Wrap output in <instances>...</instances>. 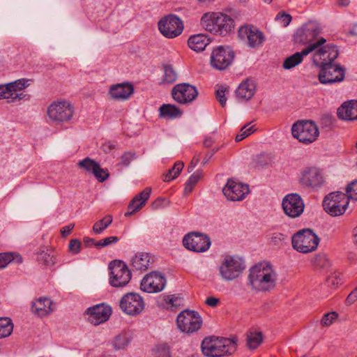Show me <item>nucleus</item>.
Here are the masks:
<instances>
[{"label": "nucleus", "mask_w": 357, "mask_h": 357, "mask_svg": "<svg viewBox=\"0 0 357 357\" xmlns=\"http://www.w3.org/2000/svg\"><path fill=\"white\" fill-rule=\"evenodd\" d=\"M220 303V300L219 298H215V297H213V296H211V297H208L206 301H205V303L208 305V306H211V307H216L217 305Z\"/></svg>", "instance_id": "obj_63"}, {"label": "nucleus", "mask_w": 357, "mask_h": 357, "mask_svg": "<svg viewBox=\"0 0 357 357\" xmlns=\"http://www.w3.org/2000/svg\"><path fill=\"white\" fill-rule=\"evenodd\" d=\"M219 150V148L213 149L211 151H208L206 153L204 158L203 159L202 164L203 165H206L209 160L212 158V156Z\"/></svg>", "instance_id": "obj_64"}, {"label": "nucleus", "mask_w": 357, "mask_h": 357, "mask_svg": "<svg viewBox=\"0 0 357 357\" xmlns=\"http://www.w3.org/2000/svg\"><path fill=\"white\" fill-rule=\"evenodd\" d=\"M227 91L228 88L222 85L218 86V89L215 90V98L222 107H225L226 105L227 98L225 93Z\"/></svg>", "instance_id": "obj_48"}, {"label": "nucleus", "mask_w": 357, "mask_h": 357, "mask_svg": "<svg viewBox=\"0 0 357 357\" xmlns=\"http://www.w3.org/2000/svg\"><path fill=\"white\" fill-rule=\"evenodd\" d=\"M154 357H172L170 348L165 344H158L153 349Z\"/></svg>", "instance_id": "obj_46"}, {"label": "nucleus", "mask_w": 357, "mask_h": 357, "mask_svg": "<svg viewBox=\"0 0 357 357\" xmlns=\"http://www.w3.org/2000/svg\"><path fill=\"white\" fill-rule=\"evenodd\" d=\"M287 239V235L279 232H275L270 236L268 241L271 245L282 246L284 243H286Z\"/></svg>", "instance_id": "obj_47"}, {"label": "nucleus", "mask_w": 357, "mask_h": 357, "mask_svg": "<svg viewBox=\"0 0 357 357\" xmlns=\"http://www.w3.org/2000/svg\"><path fill=\"white\" fill-rule=\"evenodd\" d=\"M153 258L147 252H138L132 259L131 266L133 270L146 271L151 266Z\"/></svg>", "instance_id": "obj_29"}, {"label": "nucleus", "mask_w": 357, "mask_h": 357, "mask_svg": "<svg viewBox=\"0 0 357 357\" xmlns=\"http://www.w3.org/2000/svg\"><path fill=\"white\" fill-rule=\"evenodd\" d=\"M276 273L268 266L258 264L249 270L248 284L257 291H267L275 287Z\"/></svg>", "instance_id": "obj_1"}, {"label": "nucleus", "mask_w": 357, "mask_h": 357, "mask_svg": "<svg viewBox=\"0 0 357 357\" xmlns=\"http://www.w3.org/2000/svg\"><path fill=\"white\" fill-rule=\"evenodd\" d=\"M343 282L342 278H340V274L334 273L328 277L326 284L328 287L335 288L337 285Z\"/></svg>", "instance_id": "obj_52"}, {"label": "nucleus", "mask_w": 357, "mask_h": 357, "mask_svg": "<svg viewBox=\"0 0 357 357\" xmlns=\"http://www.w3.org/2000/svg\"><path fill=\"white\" fill-rule=\"evenodd\" d=\"M135 153L131 152H126L121 157L120 164L123 166H128L131 161L135 158Z\"/></svg>", "instance_id": "obj_57"}, {"label": "nucleus", "mask_w": 357, "mask_h": 357, "mask_svg": "<svg viewBox=\"0 0 357 357\" xmlns=\"http://www.w3.org/2000/svg\"><path fill=\"white\" fill-rule=\"evenodd\" d=\"M222 192L230 201H241L249 192L248 185L235 181L232 178L227 180V184L222 189Z\"/></svg>", "instance_id": "obj_23"}, {"label": "nucleus", "mask_w": 357, "mask_h": 357, "mask_svg": "<svg viewBox=\"0 0 357 357\" xmlns=\"http://www.w3.org/2000/svg\"><path fill=\"white\" fill-rule=\"evenodd\" d=\"M162 66L164 70L162 82L166 84L174 83L177 79V73L176 70L172 65L164 64Z\"/></svg>", "instance_id": "obj_39"}, {"label": "nucleus", "mask_w": 357, "mask_h": 357, "mask_svg": "<svg viewBox=\"0 0 357 357\" xmlns=\"http://www.w3.org/2000/svg\"><path fill=\"white\" fill-rule=\"evenodd\" d=\"M250 123L246 124L241 129V132L236 136V142H241L255 131L254 126L247 128Z\"/></svg>", "instance_id": "obj_50"}, {"label": "nucleus", "mask_w": 357, "mask_h": 357, "mask_svg": "<svg viewBox=\"0 0 357 357\" xmlns=\"http://www.w3.org/2000/svg\"><path fill=\"white\" fill-rule=\"evenodd\" d=\"M218 27L215 35L225 36L234 29V20L227 15L219 13Z\"/></svg>", "instance_id": "obj_31"}, {"label": "nucleus", "mask_w": 357, "mask_h": 357, "mask_svg": "<svg viewBox=\"0 0 357 357\" xmlns=\"http://www.w3.org/2000/svg\"><path fill=\"white\" fill-rule=\"evenodd\" d=\"M347 196L350 199L357 201V180L350 183L346 188Z\"/></svg>", "instance_id": "obj_51"}, {"label": "nucleus", "mask_w": 357, "mask_h": 357, "mask_svg": "<svg viewBox=\"0 0 357 357\" xmlns=\"http://www.w3.org/2000/svg\"><path fill=\"white\" fill-rule=\"evenodd\" d=\"M219 13H205L201 18V24L207 31L216 34L218 27Z\"/></svg>", "instance_id": "obj_33"}, {"label": "nucleus", "mask_w": 357, "mask_h": 357, "mask_svg": "<svg viewBox=\"0 0 357 357\" xmlns=\"http://www.w3.org/2000/svg\"><path fill=\"white\" fill-rule=\"evenodd\" d=\"M319 243V238L310 229L300 230L291 237L293 248L302 253L315 250Z\"/></svg>", "instance_id": "obj_3"}, {"label": "nucleus", "mask_w": 357, "mask_h": 357, "mask_svg": "<svg viewBox=\"0 0 357 357\" xmlns=\"http://www.w3.org/2000/svg\"><path fill=\"white\" fill-rule=\"evenodd\" d=\"M282 206L287 215L294 218L299 217L303 213L305 204L298 194L291 193L283 198Z\"/></svg>", "instance_id": "obj_19"}, {"label": "nucleus", "mask_w": 357, "mask_h": 357, "mask_svg": "<svg viewBox=\"0 0 357 357\" xmlns=\"http://www.w3.org/2000/svg\"><path fill=\"white\" fill-rule=\"evenodd\" d=\"M201 154L197 153L192 158L190 165L188 167V172H191L199 161Z\"/></svg>", "instance_id": "obj_60"}, {"label": "nucleus", "mask_w": 357, "mask_h": 357, "mask_svg": "<svg viewBox=\"0 0 357 357\" xmlns=\"http://www.w3.org/2000/svg\"><path fill=\"white\" fill-rule=\"evenodd\" d=\"M176 322L178 328L182 332L192 333L200 328L202 319L197 312L185 310L178 314Z\"/></svg>", "instance_id": "obj_9"}, {"label": "nucleus", "mask_w": 357, "mask_h": 357, "mask_svg": "<svg viewBox=\"0 0 357 357\" xmlns=\"http://www.w3.org/2000/svg\"><path fill=\"white\" fill-rule=\"evenodd\" d=\"M301 185L307 189L317 190L325 183V178L321 170L314 167H306L301 174Z\"/></svg>", "instance_id": "obj_15"}, {"label": "nucleus", "mask_w": 357, "mask_h": 357, "mask_svg": "<svg viewBox=\"0 0 357 357\" xmlns=\"http://www.w3.org/2000/svg\"><path fill=\"white\" fill-rule=\"evenodd\" d=\"M202 177V172L201 170H197L195 172H194L188 178L185 183V186L184 188V192L185 194H189L190 193L194 187L196 185V184L198 183V181L200 180V178Z\"/></svg>", "instance_id": "obj_41"}, {"label": "nucleus", "mask_w": 357, "mask_h": 357, "mask_svg": "<svg viewBox=\"0 0 357 357\" xmlns=\"http://www.w3.org/2000/svg\"><path fill=\"white\" fill-rule=\"evenodd\" d=\"M81 245L82 243L79 240L72 239L69 243V250L75 255L78 254L80 252Z\"/></svg>", "instance_id": "obj_56"}, {"label": "nucleus", "mask_w": 357, "mask_h": 357, "mask_svg": "<svg viewBox=\"0 0 357 357\" xmlns=\"http://www.w3.org/2000/svg\"><path fill=\"white\" fill-rule=\"evenodd\" d=\"M236 348V337H206L202 342L203 354L210 357H219L232 354L235 352Z\"/></svg>", "instance_id": "obj_2"}, {"label": "nucleus", "mask_w": 357, "mask_h": 357, "mask_svg": "<svg viewBox=\"0 0 357 357\" xmlns=\"http://www.w3.org/2000/svg\"><path fill=\"white\" fill-rule=\"evenodd\" d=\"M338 118L344 121L357 120V100H351L343 102L337 109Z\"/></svg>", "instance_id": "obj_27"}, {"label": "nucleus", "mask_w": 357, "mask_h": 357, "mask_svg": "<svg viewBox=\"0 0 357 357\" xmlns=\"http://www.w3.org/2000/svg\"><path fill=\"white\" fill-rule=\"evenodd\" d=\"M172 96L176 102L181 104H186L191 102L197 98L198 91L193 85L187 83H181L173 87Z\"/></svg>", "instance_id": "obj_20"}, {"label": "nucleus", "mask_w": 357, "mask_h": 357, "mask_svg": "<svg viewBox=\"0 0 357 357\" xmlns=\"http://www.w3.org/2000/svg\"><path fill=\"white\" fill-rule=\"evenodd\" d=\"M105 246H109L112 244L116 243L119 241V238L118 236H109L102 239Z\"/></svg>", "instance_id": "obj_61"}, {"label": "nucleus", "mask_w": 357, "mask_h": 357, "mask_svg": "<svg viewBox=\"0 0 357 357\" xmlns=\"http://www.w3.org/2000/svg\"><path fill=\"white\" fill-rule=\"evenodd\" d=\"M326 42V40L325 38H321L317 43L308 45L301 52H296L293 55L286 58L283 62L282 67L286 70H289L294 68L302 62L303 56H307L310 52H314L316 48H317L323 43Z\"/></svg>", "instance_id": "obj_24"}, {"label": "nucleus", "mask_w": 357, "mask_h": 357, "mask_svg": "<svg viewBox=\"0 0 357 357\" xmlns=\"http://www.w3.org/2000/svg\"><path fill=\"white\" fill-rule=\"evenodd\" d=\"M9 88H8L6 84H0V99L3 98L6 99H9L12 94L8 95Z\"/></svg>", "instance_id": "obj_59"}, {"label": "nucleus", "mask_w": 357, "mask_h": 357, "mask_svg": "<svg viewBox=\"0 0 357 357\" xmlns=\"http://www.w3.org/2000/svg\"><path fill=\"white\" fill-rule=\"evenodd\" d=\"M210 43V39L205 34H197L190 36L188 45L190 49L195 52H202Z\"/></svg>", "instance_id": "obj_32"}, {"label": "nucleus", "mask_w": 357, "mask_h": 357, "mask_svg": "<svg viewBox=\"0 0 357 357\" xmlns=\"http://www.w3.org/2000/svg\"><path fill=\"white\" fill-rule=\"evenodd\" d=\"M85 314L88 315V321L94 326L107 321L111 314L112 308L105 303H100L86 309Z\"/></svg>", "instance_id": "obj_22"}, {"label": "nucleus", "mask_w": 357, "mask_h": 357, "mask_svg": "<svg viewBox=\"0 0 357 357\" xmlns=\"http://www.w3.org/2000/svg\"><path fill=\"white\" fill-rule=\"evenodd\" d=\"M256 86L252 81L243 82L236 90V98L241 101L250 100L255 93Z\"/></svg>", "instance_id": "obj_30"}, {"label": "nucleus", "mask_w": 357, "mask_h": 357, "mask_svg": "<svg viewBox=\"0 0 357 357\" xmlns=\"http://www.w3.org/2000/svg\"><path fill=\"white\" fill-rule=\"evenodd\" d=\"M357 300V287L348 295L345 303L347 305H351Z\"/></svg>", "instance_id": "obj_58"}, {"label": "nucleus", "mask_w": 357, "mask_h": 357, "mask_svg": "<svg viewBox=\"0 0 357 357\" xmlns=\"http://www.w3.org/2000/svg\"><path fill=\"white\" fill-rule=\"evenodd\" d=\"M74 114V107L70 102L62 100L52 102L47 109L49 118L56 123L69 121Z\"/></svg>", "instance_id": "obj_10"}, {"label": "nucleus", "mask_w": 357, "mask_h": 357, "mask_svg": "<svg viewBox=\"0 0 357 357\" xmlns=\"http://www.w3.org/2000/svg\"><path fill=\"white\" fill-rule=\"evenodd\" d=\"M13 330V324L10 319L0 317V339L10 335Z\"/></svg>", "instance_id": "obj_36"}, {"label": "nucleus", "mask_w": 357, "mask_h": 357, "mask_svg": "<svg viewBox=\"0 0 357 357\" xmlns=\"http://www.w3.org/2000/svg\"><path fill=\"white\" fill-rule=\"evenodd\" d=\"M113 218L110 215H107L102 220L97 221L93 226V231L96 234H101L106 229L112 222Z\"/></svg>", "instance_id": "obj_43"}, {"label": "nucleus", "mask_w": 357, "mask_h": 357, "mask_svg": "<svg viewBox=\"0 0 357 357\" xmlns=\"http://www.w3.org/2000/svg\"><path fill=\"white\" fill-rule=\"evenodd\" d=\"M349 204V197L345 193L340 191L329 193L323 201L325 211L334 217L344 214Z\"/></svg>", "instance_id": "obj_5"}, {"label": "nucleus", "mask_w": 357, "mask_h": 357, "mask_svg": "<svg viewBox=\"0 0 357 357\" xmlns=\"http://www.w3.org/2000/svg\"><path fill=\"white\" fill-rule=\"evenodd\" d=\"M252 162L255 167H261L270 162V158L265 153H261L253 159Z\"/></svg>", "instance_id": "obj_49"}, {"label": "nucleus", "mask_w": 357, "mask_h": 357, "mask_svg": "<svg viewBox=\"0 0 357 357\" xmlns=\"http://www.w3.org/2000/svg\"><path fill=\"white\" fill-rule=\"evenodd\" d=\"M38 262L45 266H50L55 264V259L51 250H42L38 253Z\"/></svg>", "instance_id": "obj_42"}, {"label": "nucleus", "mask_w": 357, "mask_h": 357, "mask_svg": "<svg viewBox=\"0 0 357 357\" xmlns=\"http://www.w3.org/2000/svg\"><path fill=\"white\" fill-rule=\"evenodd\" d=\"M323 43L314 51H315L313 56L314 64L319 68L324 63H333L339 55L337 47L333 44H327L324 45Z\"/></svg>", "instance_id": "obj_18"}, {"label": "nucleus", "mask_w": 357, "mask_h": 357, "mask_svg": "<svg viewBox=\"0 0 357 357\" xmlns=\"http://www.w3.org/2000/svg\"><path fill=\"white\" fill-rule=\"evenodd\" d=\"M183 167V162L181 161L175 162L172 168L169 169V171L165 174L164 181L168 182L176 178L181 172Z\"/></svg>", "instance_id": "obj_40"}, {"label": "nucleus", "mask_w": 357, "mask_h": 357, "mask_svg": "<svg viewBox=\"0 0 357 357\" xmlns=\"http://www.w3.org/2000/svg\"><path fill=\"white\" fill-rule=\"evenodd\" d=\"M23 261L22 257L14 252H3L0 253V268H5L10 263L22 264Z\"/></svg>", "instance_id": "obj_34"}, {"label": "nucleus", "mask_w": 357, "mask_h": 357, "mask_svg": "<svg viewBox=\"0 0 357 357\" xmlns=\"http://www.w3.org/2000/svg\"><path fill=\"white\" fill-rule=\"evenodd\" d=\"M77 165L79 168L84 169L89 173H92L93 174H97L96 170L98 168V163L89 157L80 160L77 163Z\"/></svg>", "instance_id": "obj_38"}, {"label": "nucleus", "mask_w": 357, "mask_h": 357, "mask_svg": "<svg viewBox=\"0 0 357 357\" xmlns=\"http://www.w3.org/2000/svg\"><path fill=\"white\" fill-rule=\"evenodd\" d=\"M337 317L338 314L335 312L325 314L321 319V324L326 326H330Z\"/></svg>", "instance_id": "obj_53"}, {"label": "nucleus", "mask_w": 357, "mask_h": 357, "mask_svg": "<svg viewBox=\"0 0 357 357\" xmlns=\"http://www.w3.org/2000/svg\"><path fill=\"white\" fill-rule=\"evenodd\" d=\"M119 305L125 313L135 316L143 311L145 305L142 297L139 294L130 292L121 298Z\"/></svg>", "instance_id": "obj_17"}, {"label": "nucleus", "mask_w": 357, "mask_h": 357, "mask_svg": "<svg viewBox=\"0 0 357 357\" xmlns=\"http://www.w3.org/2000/svg\"><path fill=\"white\" fill-rule=\"evenodd\" d=\"M133 92V86L130 83L123 82L112 85L109 91V95L114 100H125L128 99Z\"/></svg>", "instance_id": "obj_26"}, {"label": "nucleus", "mask_w": 357, "mask_h": 357, "mask_svg": "<svg viewBox=\"0 0 357 357\" xmlns=\"http://www.w3.org/2000/svg\"><path fill=\"white\" fill-rule=\"evenodd\" d=\"M291 134L300 142L309 144L317 139L319 132L314 121L303 120L293 124Z\"/></svg>", "instance_id": "obj_4"}, {"label": "nucleus", "mask_w": 357, "mask_h": 357, "mask_svg": "<svg viewBox=\"0 0 357 357\" xmlns=\"http://www.w3.org/2000/svg\"><path fill=\"white\" fill-rule=\"evenodd\" d=\"M151 192V188H146L142 192L135 195V197L130 202L125 216L128 217L133 215L135 213L142 209L146 204V201L149 199Z\"/></svg>", "instance_id": "obj_25"}, {"label": "nucleus", "mask_w": 357, "mask_h": 357, "mask_svg": "<svg viewBox=\"0 0 357 357\" xmlns=\"http://www.w3.org/2000/svg\"><path fill=\"white\" fill-rule=\"evenodd\" d=\"M319 80L323 84L340 82L345 77V69L340 64L324 63L319 67Z\"/></svg>", "instance_id": "obj_12"}, {"label": "nucleus", "mask_w": 357, "mask_h": 357, "mask_svg": "<svg viewBox=\"0 0 357 357\" xmlns=\"http://www.w3.org/2000/svg\"><path fill=\"white\" fill-rule=\"evenodd\" d=\"M158 29L165 37L173 38L181 34L183 31V24L176 15L170 14L159 21Z\"/></svg>", "instance_id": "obj_13"}, {"label": "nucleus", "mask_w": 357, "mask_h": 357, "mask_svg": "<svg viewBox=\"0 0 357 357\" xmlns=\"http://www.w3.org/2000/svg\"><path fill=\"white\" fill-rule=\"evenodd\" d=\"M109 284L114 287H125L131 279V272L121 260H113L109 264Z\"/></svg>", "instance_id": "obj_7"}, {"label": "nucleus", "mask_w": 357, "mask_h": 357, "mask_svg": "<svg viewBox=\"0 0 357 357\" xmlns=\"http://www.w3.org/2000/svg\"><path fill=\"white\" fill-rule=\"evenodd\" d=\"M275 20L276 21H282L283 26H287L291 22L292 17L290 15L284 13V11H280L276 15Z\"/></svg>", "instance_id": "obj_54"}, {"label": "nucleus", "mask_w": 357, "mask_h": 357, "mask_svg": "<svg viewBox=\"0 0 357 357\" xmlns=\"http://www.w3.org/2000/svg\"><path fill=\"white\" fill-rule=\"evenodd\" d=\"M245 268V261L242 258L227 255L219 266L220 275L226 281H231L238 278Z\"/></svg>", "instance_id": "obj_6"}, {"label": "nucleus", "mask_w": 357, "mask_h": 357, "mask_svg": "<svg viewBox=\"0 0 357 357\" xmlns=\"http://www.w3.org/2000/svg\"><path fill=\"white\" fill-rule=\"evenodd\" d=\"M321 33L320 26L314 22H308L303 24L301 28L297 29L294 36L295 43L306 45L317 43L321 37L317 40V36Z\"/></svg>", "instance_id": "obj_16"}, {"label": "nucleus", "mask_w": 357, "mask_h": 357, "mask_svg": "<svg viewBox=\"0 0 357 357\" xmlns=\"http://www.w3.org/2000/svg\"><path fill=\"white\" fill-rule=\"evenodd\" d=\"M7 86L8 88H9L8 95L10 96V94H12V96H14V94H15V93L17 91L25 89L28 84H26L25 79H19L13 82L8 83Z\"/></svg>", "instance_id": "obj_45"}, {"label": "nucleus", "mask_w": 357, "mask_h": 357, "mask_svg": "<svg viewBox=\"0 0 357 357\" xmlns=\"http://www.w3.org/2000/svg\"><path fill=\"white\" fill-rule=\"evenodd\" d=\"M234 56L235 53L230 46H217L211 52V65L216 70H225L232 63Z\"/></svg>", "instance_id": "obj_8"}, {"label": "nucleus", "mask_w": 357, "mask_h": 357, "mask_svg": "<svg viewBox=\"0 0 357 357\" xmlns=\"http://www.w3.org/2000/svg\"><path fill=\"white\" fill-rule=\"evenodd\" d=\"M96 171L97 172V174H93V175L99 182L102 183V182L105 181V180H107L108 178V177L109 176L107 169L101 168L99 164H98V168Z\"/></svg>", "instance_id": "obj_55"}, {"label": "nucleus", "mask_w": 357, "mask_h": 357, "mask_svg": "<svg viewBox=\"0 0 357 357\" xmlns=\"http://www.w3.org/2000/svg\"><path fill=\"white\" fill-rule=\"evenodd\" d=\"M238 33L241 40L250 48H258L262 46L266 39L264 33L252 24L241 26Z\"/></svg>", "instance_id": "obj_11"}, {"label": "nucleus", "mask_w": 357, "mask_h": 357, "mask_svg": "<svg viewBox=\"0 0 357 357\" xmlns=\"http://www.w3.org/2000/svg\"><path fill=\"white\" fill-rule=\"evenodd\" d=\"M130 342V336L127 333H121L115 337L113 346L116 349H123Z\"/></svg>", "instance_id": "obj_44"}, {"label": "nucleus", "mask_w": 357, "mask_h": 357, "mask_svg": "<svg viewBox=\"0 0 357 357\" xmlns=\"http://www.w3.org/2000/svg\"><path fill=\"white\" fill-rule=\"evenodd\" d=\"M75 227V225L74 224H70L67 226H65L63 227L61 229V234L63 237H66L67 236H68L71 231L73 230V229Z\"/></svg>", "instance_id": "obj_62"}, {"label": "nucleus", "mask_w": 357, "mask_h": 357, "mask_svg": "<svg viewBox=\"0 0 357 357\" xmlns=\"http://www.w3.org/2000/svg\"><path fill=\"white\" fill-rule=\"evenodd\" d=\"M211 244L208 236L197 231L185 234L183 238V246L191 251L204 252L208 250Z\"/></svg>", "instance_id": "obj_14"}, {"label": "nucleus", "mask_w": 357, "mask_h": 357, "mask_svg": "<svg viewBox=\"0 0 357 357\" xmlns=\"http://www.w3.org/2000/svg\"><path fill=\"white\" fill-rule=\"evenodd\" d=\"M165 277L158 271H153L142 279L140 288L146 292L155 293L161 291L165 288Z\"/></svg>", "instance_id": "obj_21"}, {"label": "nucleus", "mask_w": 357, "mask_h": 357, "mask_svg": "<svg viewBox=\"0 0 357 357\" xmlns=\"http://www.w3.org/2000/svg\"><path fill=\"white\" fill-rule=\"evenodd\" d=\"M33 313L38 317H43L49 315L54 310L53 302L49 298L42 297L34 302L31 307Z\"/></svg>", "instance_id": "obj_28"}, {"label": "nucleus", "mask_w": 357, "mask_h": 357, "mask_svg": "<svg viewBox=\"0 0 357 357\" xmlns=\"http://www.w3.org/2000/svg\"><path fill=\"white\" fill-rule=\"evenodd\" d=\"M263 335L261 332H250L247 336V345L250 349H255L262 342Z\"/></svg>", "instance_id": "obj_37"}, {"label": "nucleus", "mask_w": 357, "mask_h": 357, "mask_svg": "<svg viewBox=\"0 0 357 357\" xmlns=\"http://www.w3.org/2000/svg\"><path fill=\"white\" fill-rule=\"evenodd\" d=\"M160 116L164 118L174 119L181 116V111L175 105L164 104L160 109Z\"/></svg>", "instance_id": "obj_35"}]
</instances>
